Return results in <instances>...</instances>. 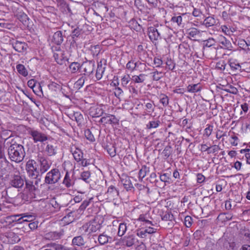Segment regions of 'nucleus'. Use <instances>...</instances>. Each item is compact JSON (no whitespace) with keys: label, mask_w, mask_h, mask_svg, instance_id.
Masks as SVG:
<instances>
[{"label":"nucleus","mask_w":250,"mask_h":250,"mask_svg":"<svg viewBox=\"0 0 250 250\" xmlns=\"http://www.w3.org/2000/svg\"><path fill=\"white\" fill-rule=\"evenodd\" d=\"M7 153L9 159L16 163L22 161L25 155L23 146L16 143L11 144L8 147Z\"/></svg>","instance_id":"obj_1"},{"label":"nucleus","mask_w":250,"mask_h":250,"mask_svg":"<svg viewBox=\"0 0 250 250\" xmlns=\"http://www.w3.org/2000/svg\"><path fill=\"white\" fill-rule=\"evenodd\" d=\"M26 170L28 175L35 179L34 183L35 185L38 186L39 182L41 181V175L39 170L37 168L36 161L34 160H29L27 161L25 167Z\"/></svg>","instance_id":"obj_2"},{"label":"nucleus","mask_w":250,"mask_h":250,"mask_svg":"<svg viewBox=\"0 0 250 250\" xmlns=\"http://www.w3.org/2000/svg\"><path fill=\"white\" fill-rule=\"evenodd\" d=\"M36 160V162H38L39 164L40 169L38 170L41 174L45 173L49 169L51 163L43 151H39L37 153Z\"/></svg>","instance_id":"obj_3"},{"label":"nucleus","mask_w":250,"mask_h":250,"mask_svg":"<svg viewBox=\"0 0 250 250\" xmlns=\"http://www.w3.org/2000/svg\"><path fill=\"white\" fill-rule=\"evenodd\" d=\"M61 174L58 168H53L49 171L44 179L45 184L52 185L58 183L60 180Z\"/></svg>","instance_id":"obj_4"},{"label":"nucleus","mask_w":250,"mask_h":250,"mask_svg":"<svg viewBox=\"0 0 250 250\" xmlns=\"http://www.w3.org/2000/svg\"><path fill=\"white\" fill-rule=\"evenodd\" d=\"M28 133L31 136L35 143H43L48 140L47 136L39 130L31 129Z\"/></svg>","instance_id":"obj_5"},{"label":"nucleus","mask_w":250,"mask_h":250,"mask_svg":"<svg viewBox=\"0 0 250 250\" xmlns=\"http://www.w3.org/2000/svg\"><path fill=\"white\" fill-rule=\"evenodd\" d=\"M24 183V179L20 174L11 175L9 184L13 187L17 188H21Z\"/></svg>","instance_id":"obj_6"},{"label":"nucleus","mask_w":250,"mask_h":250,"mask_svg":"<svg viewBox=\"0 0 250 250\" xmlns=\"http://www.w3.org/2000/svg\"><path fill=\"white\" fill-rule=\"evenodd\" d=\"M24 217L32 218V215H27L25 213L7 216L5 218V222L9 225L14 222L22 223L21 220Z\"/></svg>","instance_id":"obj_7"},{"label":"nucleus","mask_w":250,"mask_h":250,"mask_svg":"<svg viewBox=\"0 0 250 250\" xmlns=\"http://www.w3.org/2000/svg\"><path fill=\"white\" fill-rule=\"evenodd\" d=\"M95 66V61L93 60L86 61L83 62L82 64V68L84 73L83 75L89 76L93 72Z\"/></svg>","instance_id":"obj_8"},{"label":"nucleus","mask_w":250,"mask_h":250,"mask_svg":"<svg viewBox=\"0 0 250 250\" xmlns=\"http://www.w3.org/2000/svg\"><path fill=\"white\" fill-rule=\"evenodd\" d=\"M217 245L222 250H229V248L233 249L235 244L233 242H230L226 237L223 236L218 240Z\"/></svg>","instance_id":"obj_9"},{"label":"nucleus","mask_w":250,"mask_h":250,"mask_svg":"<svg viewBox=\"0 0 250 250\" xmlns=\"http://www.w3.org/2000/svg\"><path fill=\"white\" fill-rule=\"evenodd\" d=\"M10 44L17 52L21 53L26 52L28 47L27 44L25 42L17 40L13 41Z\"/></svg>","instance_id":"obj_10"},{"label":"nucleus","mask_w":250,"mask_h":250,"mask_svg":"<svg viewBox=\"0 0 250 250\" xmlns=\"http://www.w3.org/2000/svg\"><path fill=\"white\" fill-rule=\"evenodd\" d=\"M101 225L95 221L89 222L83 226L82 228L85 230V231L95 232L99 230L101 228Z\"/></svg>","instance_id":"obj_11"},{"label":"nucleus","mask_w":250,"mask_h":250,"mask_svg":"<svg viewBox=\"0 0 250 250\" xmlns=\"http://www.w3.org/2000/svg\"><path fill=\"white\" fill-rule=\"evenodd\" d=\"M119 195V190L113 185L110 186L104 195L106 199L114 200L117 199Z\"/></svg>","instance_id":"obj_12"},{"label":"nucleus","mask_w":250,"mask_h":250,"mask_svg":"<svg viewBox=\"0 0 250 250\" xmlns=\"http://www.w3.org/2000/svg\"><path fill=\"white\" fill-rule=\"evenodd\" d=\"M11 165L9 161L6 159L4 147L0 145V169L2 170L5 169V166Z\"/></svg>","instance_id":"obj_13"},{"label":"nucleus","mask_w":250,"mask_h":250,"mask_svg":"<svg viewBox=\"0 0 250 250\" xmlns=\"http://www.w3.org/2000/svg\"><path fill=\"white\" fill-rule=\"evenodd\" d=\"M118 122V120L114 115L105 114V116L100 119L99 123L104 124H116Z\"/></svg>","instance_id":"obj_14"},{"label":"nucleus","mask_w":250,"mask_h":250,"mask_svg":"<svg viewBox=\"0 0 250 250\" xmlns=\"http://www.w3.org/2000/svg\"><path fill=\"white\" fill-rule=\"evenodd\" d=\"M148 32L149 38L152 42L158 41L161 39V33L155 27H149Z\"/></svg>","instance_id":"obj_15"},{"label":"nucleus","mask_w":250,"mask_h":250,"mask_svg":"<svg viewBox=\"0 0 250 250\" xmlns=\"http://www.w3.org/2000/svg\"><path fill=\"white\" fill-rule=\"evenodd\" d=\"M75 179L73 175L71 176L70 173L66 171L63 180L62 184L67 188H72L75 184Z\"/></svg>","instance_id":"obj_16"},{"label":"nucleus","mask_w":250,"mask_h":250,"mask_svg":"<svg viewBox=\"0 0 250 250\" xmlns=\"http://www.w3.org/2000/svg\"><path fill=\"white\" fill-rule=\"evenodd\" d=\"M64 36L62 31H57L53 35L51 42L57 45H60L63 42Z\"/></svg>","instance_id":"obj_17"},{"label":"nucleus","mask_w":250,"mask_h":250,"mask_svg":"<svg viewBox=\"0 0 250 250\" xmlns=\"http://www.w3.org/2000/svg\"><path fill=\"white\" fill-rule=\"evenodd\" d=\"M218 42L223 45L224 48L231 50L232 46L231 42L228 40L225 37L222 35H219L217 37Z\"/></svg>","instance_id":"obj_18"},{"label":"nucleus","mask_w":250,"mask_h":250,"mask_svg":"<svg viewBox=\"0 0 250 250\" xmlns=\"http://www.w3.org/2000/svg\"><path fill=\"white\" fill-rule=\"evenodd\" d=\"M17 18L24 25H28L29 19L27 15L21 10H18L15 13Z\"/></svg>","instance_id":"obj_19"},{"label":"nucleus","mask_w":250,"mask_h":250,"mask_svg":"<svg viewBox=\"0 0 250 250\" xmlns=\"http://www.w3.org/2000/svg\"><path fill=\"white\" fill-rule=\"evenodd\" d=\"M121 181L126 191L131 190L134 188L133 184L131 181V177L125 176L121 179Z\"/></svg>","instance_id":"obj_20"},{"label":"nucleus","mask_w":250,"mask_h":250,"mask_svg":"<svg viewBox=\"0 0 250 250\" xmlns=\"http://www.w3.org/2000/svg\"><path fill=\"white\" fill-rule=\"evenodd\" d=\"M136 241L137 239L135 236L133 235H129L127 236H125L123 239V245H125L128 247L132 246Z\"/></svg>","instance_id":"obj_21"},{"label":"nucleus","mask_w":250,"mask_h":250,"mask_svg":"<svg viewBox=\"0 0 250 250\" xmlns=\"http://www.w3.org/2000/svg\"><path fill=\"white\" fill-rule=\"evenodd\" d=\"M24 182H25V187L27 190L30 193L32 197H35V192L37 188L34 185V182L30 180H25Z\"/></svg>","instance_id":"obj_22"},{"label":"nucleus","mask_w":250,"mask_h":250,"mask_svg":"<svg viewBox=\"0 0 250 250\" xmlns=\"http://www.w3.org/2000/svg\"><path fill=\"white\" fill-rule=\"evenodd\" d=\"M62 233L56 231L48 232L45 235V238L49 240L55 241L61 238Z\"/></svg>","instance_id":"obj_23"},{"label":"nucleus","mask_w":250,"mask_h":250,"mask_svg":"<svg viewBox=\"0 0 250 250\" xmlns=\"http://www.w3.org/2000/svg\"><path fill=\"white\" fill-rule=\"evenodd\" d=\"M53 57L57 63L60 65L63 64L65 61H68V59L63 56L62 52L60 53L54 52Z\"/></svg>","instance_id":"obj_24"},{"label":"nucleus","mask_w":250,"mask_h":250,"mask_svg":"<svg viewBox=\"0 0 250 250\" xmlns=\"http://www.w3.org/2000/svg\"><path fill=\"white\" fill-rule=\"evenodd\" d=\"M104 114V110L101 107H91L90 109L89 115L92 117H99Z\"/></svg>","instance_id":"obj_25"},{"label":"nucleus","mask_w":250,"mask_h":250,"mask_svg":"<svg viewBox=\"0 0 250 250\" xmlns=\"http://www.w3.org/2000/svg\"><path fill=\"white\" fill-rule=\"evenodd\" d=\"M47 246L51 247L53 248L55 250H76V249L74 247L68 248L55 243L48 244H47Z\"/></svg>","instance_id":"obj_26"},{"label":"nucleus","mask_w":250,"mask_h":250,"mask_svg":"<svg viewBox=\"0 0 250 250\" xmlns=\"http://www.w3.org/2000/svg\"><path fill=\"white\" fill-rule=\"evenodd\" d=\"M47 246L51 247L53 248L55 250H76V249L74 247L68 248L55 243L48 244H47Z\"/></svg>","instance_id":"obj_27"},{"label":"nucleus","mask_w":250,"mask_h":250,"mask_svg":"<svg viewBox=\"0 0 250 250\" xmlns=\"http://www.w3.org/2000/svg\"><path fill=\"white\" fill-rule=\"evenodd\" d=\"M45 152L48 156H54L57 153V147L52 144H47L45 148Z\"/></svg>","instance_id":"obj_28"},{"label":"nucleus","mask_w":250,"mask_h":250,"mask_svg":"<svg viewBox=\"0 0 250 250\" xmlns=\"http://www.w3.org/2000/svg\"><path fill=\"white\" fill-rule=\"evenodd\" d=\"M71 152H72L75 161L77 162H80L82 160V159L83 157V153L81 149L75 148L74 150H73L72 148Z\"/></svg>","instance_id":"obj_29"},{"label":"nucleus","mask_w":250,"mask_h":250,"mask_svg":"<svg viewBox=\"0 0 250 250\" xmlns=\"http://www.w3.org/2000/svg\"><path fill=\"white\" fill-rule=\"evenodd\" d=\"M113 241L111 237L104 234H100L98 237V241L101 245H104L108 242L111 243Z\"/></svg>","instance_id":"obj_30"},{"label":"nucleus","mask_w":250,"mask_h":250,"mask_svg":"<svg viewBox=\"0 0 250 250\" xmlns=\"http://www.w3.org/2000/svg\"><path fill=\"white\" fill-rule=\"evenodd\" d=\"M105 67L103 66L102 61L98 63V66L96 70V77L97 80H100L103 76V74L105 70Z\"/></svg>","instance_id":"obj_31"},{"label":"nucleus","mask_w":250,"mask_h":250,"mask_svg":"<svg viewBox=\"0 0 250 250\" xmlns=\"http://www.w3.org/2000/svg\"><path fill=\"white\" fill-rule=\"evenodd\" d=\"M82 68V64L78 62H71L69 65V69L72 73H75L78 71H80Z\"/></svg>","instance_id":"obj_32"},{"label":"nucleus","mask_w":250,"mask_h":250,"mask_svg":"<svg viewBox=\"0 0 250 250\" xmlns=\"http://www.w3.org/2000/svg\"><path fill=\"white\" fill-rule=\"evenodd\" d=\"M202 89V86L200 83L189 84L187 86V91L190 93H196L200 91Z\"/></svg>","instance_id":"obj_33"},{"label":"nucleus","mask_w":250,"mask_h":250,"mask_svg":"<svg viewBox=\"0 0 250 250\" xmlns=\"http://www.w3.org/2000/svg\"><path fill=\"white\" fill-rule=\"evenodd\" d=\"M72 243L74 246H83L85 244V241L82 237L80 235L74 237L72 241Z\"/></svg>","instance_id":"obj_34"},{"label":"nucleus","mask_w":250,"mask_h":250,"mask_svg":"<svg viewBox=\"0 0 250 250\" xmlns=\"http://www.w3.org/2000/svg\"><path fill=\"white\" fill-rule=\"evenodd\" d=\"M93 199L91 198L88 200H84L81 205L80 206L78 211H79V213L83 211L86 208L89 206H93V203H92V200Z\"/></svg>","instance_id":"obj_35"},{"label":"nucleus","mask_w":250,"mask_h":250,"mask_svg":"<svg viewBox=\"0 0 250 250\" xmlns=\"http://www.w3.org/2000/svg\"><path fill=\"white\" fill-rule=\"evenodd\" d=\"M57 4L61 7L64 9L65 12L71 13V10L69 5L65 2L64 0H56Z\"/></svg>","instance_id":"obj_36"},{"label":"nucleus","mask_w":250,"mask_h":250,"mask_svg":"<svg viewBox=\"0 0 250 250\" xmlns=\"http://www.w3.org/2000/svg\"><path fill=\"white\" fill-rule=\"evenodd\" d=\"M146 75L145 74H141L139 76L134 75L132 77V80L135 83H142L145 80Z\"/></svg>","instance_id":"obj_37"},{"label":"nucleus","mask_w":250,"mask_h":250,"mask_svg":"<svg viewBox=\"0 0 250 250\" xmlns=\"http://www.w3.org/2000/svg\"><path fill=\"white\" fill-rule=\"evenodd\" d=\"M16 69L18 73L23 76L26 77L28 75L27 70L23 65L21 64L17 65Z\"/></svg>","instance_id":"obj_38"},{"label":"nucleus","mask_w":250,"mask_h":250,"mask_svg":"<svg viewBox=\"0 0 250 250\" xmlns=\"http://www.w3.org/2000/svg\"><path fill=\"white\" fill-rule=\"evenodd\" d=\"M215 22V20L213 17H208L204 21L203 24L206 27H210L214 25Z\"/></svg>","instance_id":"obj_39"},{"label":"nucleus","mask_w":250,"mask_h":250,"mask_svg":"<svg viewBox=\"0 0 250 250\" xmlns=\"http://www.w3.org/2000/svg\"><path fill=\"white\" fill-rule=\"evenodd\" d=\"M172 149L171 146H166L162 152V154L164 156V159H167L169 157V156L172 154Z\"/></svg>","instance_id":"obj_40"},{"label":"nucleus","mask_w":250,"mask_h":250,"mask_svg":"<svg viewBox=\"0 0 250 250\" xmlns=\"http://www.w3.org/2000/svg\"><path fill=\"white\" fill-rule=\"evenodd\" d=\"M106 148L108 153L111 157H113L116 155V150L114 145H107Z\"/></svg>","instance_id":"obj_41"},{"label":"nucleus","mask_w":250,"mask_h":250,"mask_svg":"<svg viewBox=\"0 0 250 250\" xmlns=\"http://www.w3.org/2000/svg\"><path fill=\"white\" fill-rule=\"evenodd\" d=\"M149 172V168L146 166H143L139 172V178L140 179H143Z\"/></svg>","instance_id":"obj_42"},{"label":"nucleus","mask_w":250,"mask_h":250,"mask_svg":"<svg viewBox=\"0 0 250 250\" xmlns=\"http://www.w3.org/2000/svg\"><path fill=\"white\" fill-rule=\"evenodd\" d=\"M223 90L227 92L236 95L238 93V90L237 88L232 85L229 84L227 85V88L223 89Z\"/></svg>","instance_id":"obj_43"},{"label":"nucleus","mask_w":250,"mask_h":250,"mask_svg":"<svg viewBox=\"0 0 250 250\" xmlns=\"http://www.w3.org/2000/svg\"><path fill=\"white\" fill-rule=\"evenodd\" d=\"M7 237L12 238L11 241L9 240V242L12 243L18 242L20 240V239L19 238L18 236L13 232H8L7 233Z\"/></svg>","instance_id":"obj_44"},{"label":"nucleus","mask_w":250,"mask_h":250,"mask_svg":"<svg viewBox=\"0 0 250 250\" xmlns=\"http://www.w3.org/2000/svg\"><path fill=\"white\" fill-rule=\"evenodd\" d=\"M73 118L79 124H81L83 120V115L79 112H74Z\"/></svg>","instance_id":"obj_45"},{"label":"nucleus","mask_w":250,"mask_h":250,"mask_svg":"<svg viewBox=\"0 0 250 250\" xmlns=\"http://www.w3.org/2000/svg\"><path fill=\"white\" fill-rule=\"evenodd\" d=\"M127 227L126 224L121 223L118 228V234L120 236H122L125 233L126 231Z\"/></svg>","instance_id":"obj_46"},{"label":"nucleus","mask_w":250,"mask_h":250,"mask_svg":"<svg viewBox=\"0 0 250 250\" xmlns=\"http://www.w3.org/2000/svg\"><path fill=\"white\" fill-rule=\"evenodd\" d=\"M82 33V29L79 27H77L73 30L71 34V36L73 39V42H75V38H78Z\"/></svg>","instance_id":"obj_47"},{"label":"nucleus","mask_w":250,"mask_h":250,"mask_svg":"<svg viewBox=\"0 0 250 250\" xmlns=\"http://www.w3.org/2000/svg\"><path fill=\"white\" fill-rule=\"evenodd\" d=\"M90 172L89 171H85L81 174V178L87 183H89L90 181L89 179L90 177Z\"/></svg>","instance_id":"obj_48"},{"label":"nucleus","mask_w":250,"mask_h":250,"mask_svg":"<svg viewBox=\"0 0 250 250\" xmlns=\"http://www.w3.org/2000/svg\"><path fill=\"white\" fill-rule=\"evenodd\" d=\"M91 52L93 56H97L99 55L101 51L100 46L99 45H96L94 46H92L91 47Z\"/></svg>","instance_id":"obj_49"},{"label":"nucleus","mask_w":250,"mask_h":250,"mask_svg":"<svg viewBox=\"0 0 250 250\" xmlns=\"http://www.w3.org/2000/svg\"><path fill=\"white\" fill-rule=\"evenodd\" d=\"M187 32V34L192 38H195L200 33V31L195 28H190Z\"/></svg>","instance_id":"obj_50"},{"label":"nucleus","mask_w":250,"mask_h":250,"mask_svg":"<svg viewBox=\"0 0 250 250\" xmlns=\"http://www.w3.org/2000/svg\"><path fill=\"white\" fill-rule=\"evenodd\" d=\"M160 124V121H150L149 123L146 125V127L148 129H151L152 128H157Z\"/></svg>","instance_id":"obj_51"},{"label":"nucleus","mask_w":250,"mask_h":250,"mask_svg":"<svg viewBox=\"0 0 250 250\" xmlns=\"http://www.w3.org/2000/svg\"><path fill=\"white\" fill-rule=\"evenodd\" d=\"M250 149H244L240 150L241 153L245 154V156L247 163L250 165Z\"/></svg>","instance_id":"obj_52"},{"label":"nucleus","mask_w":250,"mask_h":250,"mask_svg":"<svg viewBox=\"0 0 250 250\" xmlns=\"http://www.w3.org/2000/svg\"><path fill=\"white\" fill-rule=\"evenodd\" d=\"M170 174L168 173H165L160 176V179L162 182L165 183H170Z\"/></svg>","instance_id":"obj_53"},{"label":"nucleus","mask_w":250,"mask_h":250,"mask_svg":"<svg viewBox=\"0 0 250 250\" xmlns=\"http://www.w3.org/2000/svg\"><path fill=\"white\" fill-rule=\"evenodd\" d=\"M215 41L213 38H209L208 40L204 41V47H210L215 45Z\"/></svg>","instance_id":"obj_54"},{"label":"nucleus","mask_w":250,"mask_h":250,"mask_svg":"<svg viewBox=\"0 0 250 250\" xmlns=\"http://www.w3.org/2000/svg\"><path fill=\"white\" fill-rule=\"evenodd\" d=\"M131 28L134 30L139 31L142 29V26L138 23L136 20H132L131 21Z\"/></svg>","instance_id":"obj_55"},{"label":"nucleus","mask_w":250,"mask_h":250,"mask_svg":"<svg viewBox=\"0 0 250 250\" xmlns=\"http://www.w3.org/2000/svg\"><path fill=\"white\" fill-rule=\"evenodd\" d=\"M153 74V80L158 81L163 77V72L158 71H154L152 73Z\"/></svg>","instance_id":"obj_56"},{"label":"nucleus","mask_w":250,"mask_h":250,"mask_svg":"<svg viewBox=\"0 0 250 250\" xmlns=\"http://www.w3.org/2000/svg\"><path fill=\"white\" fill-rule=\"evenodd\" d=\"M162 219L164 221H172L174 219V216L170 212H167L162 216Z\"/></svg>","instance_id":"obj_57"},{"label":"nucleus","mask_w":250,"mask_h":250,"mask_svg":"<svg viewBox=\"0 0 250 250\" xmlns=\"http://www.w3.org/2000/svg\"><path fill=\"white\" fill-rule=\"evenodd\" d=\"M84 135L86 139L91 142L95 141V138L89 129H86L84 131Z\"/></svg>","instance_id":"obj_58"},{"label":"nucleus","mask_w":250,"mask_h":250,"mask_svg":"<svg viewBox=\"0 0 250 250\" xmlns=\"http://www.w3.org/2000/svg\"><path fill=\"white\" fill-rule=\"evenodd\" d=\"M85 77L84 76H82L75 83L76 86L80 89L82 87L84 83Z\"/></svg>","instance_id":"obj_59"},{"label":"nucleus","mask_w":250,"mask_h":250,"mask_svg":"<svg viewBox=\"0 0 250 250\" xmlns=\"http://www.w3.org/2000/svg\"><path fill=\"white\" fill-rule=\"evenodd\" d=\"M229 66L231 69L233 71H236L237 70H240L241 66L238 63H236L235 62H229Z\"/></svg>","instance_id":"obj_60"},{"label":"nucleus","mask_w":250,"mask_h":250,"mask_svg":"<svg viewBox=\"0 0 250 250\" xmlns=\"http://www.w3.org/2000/svg\"><path fill=\"white\" fill-rule=\"evenodd\" d=\"M171 21L173 23H176L179 26L181 24L182 21V18L181 16H174L172 17L171 19Z\"/></svg>","instance_id":"obj_61"},{"label":"nucleus","mask_w":250,"mask_h":250,"mask_svg":"<svg viewBox=\"0 0 250 250\" xmlns=\"http://www.w3.org/2000/svg\"><path fill=\"white\" fill-rule=\"evenodd\" d=\"M162 97L160 98V103L162 104L164 106H167L168 104V98L166 95L163 94Z\"/></svg>","instance_id":"obj_62"},{"label":"nucleus","mask_w":250,"mask_h":250,"mask_svg":"<svg viewBox=\"0 0 250 250\" xmlns=\"http://www.w3.org/2000/svg\"><path fill=\"white\" fill-rule=\"evenodd\" d=\"M192 218L189 216H187L185 218V225L187 228H189L192 225Z\"/></svg>","instance_id":"obj_63"},{"label":"nucleus","mask_w":250,"mask_h":250,"mask_svg":"<svg viewBox=\"0 0 250 250\" xmlns=\"http://www.w3.org/2000/svg\"><path fill=\"white\" fill-rule=\"evenodd\" d=\"M129 81V76H125L121 79V84L123 86L125 87Z\"/></svg>","instance_id":"obj_64"}]
</instances>
